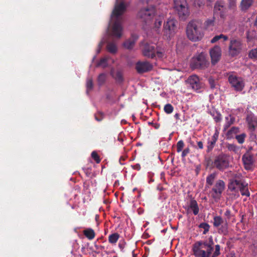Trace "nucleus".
I'll use <instances>...</instances> for the list:
<instances>
[{
  "label": "nucleus",
  "instance_id": "obj_9",
  "mask_svg": "<svg viewBox=\"0 0 257 257\" xmlns=\"http://www.w3.org/2000/svg\"><path fill=\"white\" fill-rule=\"evenodd\" d=\"M214 167L219 170H223L228 168L229 164L228 157L224 155H220L214 161Z\"/></svg>",
  "mask_w": 257,
  "mask_h": 257
},
{
  "label": "nucleus",
  "instance_id": "obj_12",
  "mask_svg": "<svg viewBox=\"0 0 257 257\" xmlns=\"http://www.w3.org/2000/svg\"><path fill=\"white\" fill-rule=\"evenodd\" d=\"M135 68L139 74H143L151 71L153 65L147 61H139L136 64Z\"/></svg>",
  "mask_w": 257,
  "mask_h": 257
},
{
  "label": "nucleus",
  "instance_id": "obj_18",
  "mask_svg": "<svg viewBox=\"0 0 257 257\" xmlns=\"http://www.w3.org/2000/svg\"><path fill=\"white\" fill-rule=\"evenodd\" d=\"M224 5V4L222 1H218L216 2L214 7V13L219 12L220 16L222 18H224L225 17V15L223 12Z\"/></svg>",
  "mask_w": 257,
  "mask_h": 257
},
{
  "label": "nucleus",
  "instance_id": "obj_42",
  "mask_svg": "<svg viewBox=\"0 0 257 257\" xmlns=\"http://www.w3.org/2000/svg\"><path fill=\"white\" fill-rule=\"evenodd\" d=\"M205 27L206 29L209 28L211 26H213L214 24V19H208L206 20L204 23Z\"/></svg>",
  "mask_w": 257,
  "mask_h": 257
},
{
  "label": "nucleus",
  "instance_id": "obj_47",
  "mask_svg": "<svg viewBox=\"0 0 257 257\" xmlns=\"http://www.w3.org/2000/svg\"><path fill=\"white\" fill-rule=\"evenodd\" d=\"M194 4L196 7H201L204 5L203 0H194Z\"/></svg>",
  "mask_w": 257,
  "mask_h": 257
},
{
  "label": "nucleus",
  "instance_id": "obj_35",
  "mask_svg": "<svg viewBox=\"0 0 257 257\" xmlns=\"http://www.w3.org/2000/svg\"><path fill=\"white\" fill-rule=\"evenodd\" d=\"M246 136L245 134L242 133L239 135L235 136V139L237 140L238 143L241 144L244 142Z\"/></svg>",
  "mask_w": 257,
  "mask_h": 257
},
{
  "label": "nucleus",
  "instance_id": "obj_33",
  "mask_svg": "<svg viewBox=\"0 0 257 257\" xmlns=\"http://www.w3.org/2000/svg\"><path fill=\"white\" fill-rule=\"evenodd\" d=\"M199 227L200 228L204 229L203 234H205L208 232V231L209 230L210 226L208 223L203 222V223H201L199 224Z\"/></svg>",
  "mask_w": 257,
  "mask_h": 257
},
{
  "label": "nucleus",
  "instance_id": "obj_59",
  "mask_svg": "<svg viewBox=\"0 0 257 257\" xmlns=\"http://www.w3.org/2000/svg\"><path fill=\"white\" fill-rule=\"evenodd\" d=\"M197 145L199 149H202L203 148V143L201 141L197 142Z\"/></svg>",
  "mask_w": 257,
  "mask_h": 257
},
{
  "label": "nucleus",
  "instance_id": "obj_39",
  "mask_svg": "<svg viewBox=\"0 0 257 257\" xmlns=\"http://www.w3.org/2000/svg\"><path fill=\"white\" fill-rule=\"evenodd\" d=\"M98 82L99 85H102L104 83L106 80V75L104 73H101L99 75L98 77Z\"/></svg>",
  "mask_w": 257,
  "mask_h": 257
},
{
  "label": "nucleus",
  "instance_id": "obj_19",
  "mask_svg": "<svg viewBox=\"0 0 257 257\" xmlns=\"http://www.w3.org/2000/svg\"><path fill=\"white\" fill-rule=\"evenodd\" d=\"M246 121L247 122L248 127L251 131H254L257 122L254 115L250 113L248 114L246 116Z\"/></svg>",
  "mask_w": 257,
  "mask_h": 257
},
{
  "label": "nucleus",
  "instance_id": "obj_37",
  "mask_svg": "<svg viewBox=\"0 0 257 257\" xmlns=\"http://www.w3.org/2000/svg\"><path fill=\"white\" fill-rule=\"evenodd\" d=\"M93 84L91 78H88L86 82L87 93L93 88Z\"/></svg>",
  "mask_w": 257,
  "mask_h": 257
},
{
  "label": "nucleus",
  "instance_id": "obj_64",
  "mask_svg": "<svg viewBox=\"0 0 257 257\" xmlns=\"http://www.w3.org/2000/svg\"><path fill=\"white\" fill-rule=\"evenodd\" d=\"M141 1L142 2H148L149 1H150V0H141Z\"/></svg>",
  "mask_w": 257,
  "mask_h": 257
},
{
  "label": "nucleus",
  "instance_id": "obj_1",
  "mask_svg": "<svg viewBox=\"0 0 257 257\" xmlns=\"http://www.w3.org/2000/svg\"><path fill=\"white\" fill-rule=\"evenodd\" d=\"M126 7L123 2L116 4L112 12L111 18L114 21L112 27V35L118 39L122 35V23L123 21L121 15L125 12Z\"/></svg>",
  "mask_w": 257,
  "mask_h": 257
},
{
  "label": "nucleus",
  "instance_id": "obj_63",
  "mask_svg": "<svg viewBox=\"0 0 257 257\" xmlns=\"http://www.w3.org/2000/svg\"><path fill=\"white\" fill-rule=\"evenodd\" d=\"M158 159H159L160 161H161V155H160V154H159V155H158Z\"/></svg>",
  "mask_w": 257,
  "mask_h": 257
},
{
  "label": "nucleus",
  "instance_id": "obj_30",
  "mask_svg": "<svg viewBox=\"0 0 257 257\" xmlns=\"http://www.w3.org/2000/svg\"><path fill=\"white\" fill-rule=\"evenodd\" d=\"M223 223L222 218L219 216H216L213 218V225L216 227H219Z\"/></svg>",
  "mask_w": 257,
  "mask_h": 257
},
{
  "label": "nucleus",
  "instance_id": "obj_36",
  "mask_svg": "<svg viewBox=\"0 0 257 257\" xmlns=\"http://www.w3.org/2000/svg\"><path fill=\"white\" fill-rule=\"evenodd\" d=\"M97 66L105 68L107 66V59L106 58H101L97 63Z\"/></svg>",
  "mask_w": 257,
  "mask_h": 257
},
{
  "label": "nucleus",
  "instance_id": "obj_43",
  "mask_svg": "<svg viewBox=\"0 0 257 257\" xmlns=\"http://www.w3.org/2000/svg\"><path fill=\"white\" fill-rule=\"evenodd\" d=\"M95 118L98 121H101L104 117V114L102 112H98L95 114Z\"/></svg>",
  "mask_w": 257,
  "mask_h": 257
},
{
  "label": "nucleus",
  "instance_id": "obj_17",
  "mask_svg": "<svg viewBox=\"0 0 257 257\" xmlns=\"http://www.w3.org/2000/svg\"><path fill=\"white\" fill-rule=\"evenodd\" d=\"M243 182L237 179H231L228 184V189L231 191L238 192Z\"/></svg>",
  "mask_w": 257,
  "mask_h": 257
},
{
  "label": "nucleus",
  "instance_id": "obj_10",
  "mask_svg": "<svg viewBox=\"0 0 257 257\" xmlns=\"http://www.w3.org/2000/svg\"><path fill=\"white\" fill-rule=\"evenodd\" d=\"M224 188V182L221 180H218L210 192L211 197L215 200L219 199Z\"/></svg>",
  "mask_w": 257,
  "mask_h": 257
},
{
  "label": "nucleus",
  "instance_id": "obj_4",
  "mask_svg": "<svg viewBox=\"0 0 257 257\" xmlns=\"http://www.w3.org/2000/svg\"><path fill=\"white\" fill-rule=\"evenodd\" d=\"M178 22L173 18H170L164 24V39L170 40L177 31Z\"/></svg>",
  "mask_w": 257,
  "mask_h": 257
},
{
  "label": "nucleus",
  "instance_id": "obj_60",
  "mask_svg": "<svg viewBox=\"0 0 257 257\" xmlns=\"http://www.w3.org/2000/svg\"><path fill=\"white\" fill-rule=\"evenodd\" d=\"M116 77L117 78H118V79L119 80H122V76L121 75V73L119 72H117L116 73Z\"/></svg>",
  "mask_w": 257,
  "mask_h": 257
},
{
  "label": "nucleus",
  "instance_id": "obj_53",
  "mask_svg": "<svg viewBox=\"0 0 257 257\" xmlns=\"http://www.w3.org/2000/svg\"><path fill=\"white\" fill-rule=\"evenodd\" d=\"M190 152V149L189 148H186L184 150L182 153V156L183 157H185Z\"/></svg>",
  "mask_w": 257,
  "mask_h": 257
},
{
  "label": "nucleus",
  "instance_id": "obj_6",
  "mask_svg": "<svg viewBox=\"0 0 257 257\" xmlns=\"http://www.w3.org/2000/svg\"><path fill=\"white\" fill-rule=\"evenodd\" d=\"M243 46V43L239 39H231L228 45V55L231 57L237 56L241 52Z\"/></svg>",
  "mask_w": 257,
  "mask_h": 257
},
{
  "label": "nucleus",
  "instance_id": "obj_55",
  "mask_svg": "<svg viewBox=\"0 0 257 257\" xmlns=\"http://www.w3.org/2000/svg\"><path fill=\"white\" fill-rule=\"evenodd\" d=\"M242 178V175L240 174H235L234 175V178L233 179H237L241 180V178Z\"/></svg>",
  "mask_w": 257,
  "mask_h": 257
},
{
  "label": "nucleus",
  "instance_id": "obj_62",
  "mask_svg": "<svg viewBox=\"0 0 257 257\" xmlns=\"http://www.w3.org/2000/svg\"><path fill=\"white\" fill-rule=\"evenodd\" d=\"M157 189L159 190H161V188H160V184L158 185Z\"/></svg>",
  "mask_w": 257,
  "mask_h": 257
},
{
  "label": "nucleus",
  "instance_id": "obj_5",
  "mask_svg": "<svg viewBox=\"0 0 257 257\" xmlns=\"http://www.w3.org/2000/svg\"><path fill=\"white\" fill-rule=\"evenodd\" d=\"M174 8L180 19L185 20L188 16L189 12L186 0H174Z\"/></svg>",
  "mask_w": 257,
  "mask_h": 257
},
{
  "label": "nucleus",
  "instance_id": "obj_27",
  "mask_svg": "<svg viewBox=\"0 0 257 257\" xmlns=\"http://www.w3.org/2000/svg\"><path fill=\"white\" fill-rule=\"evenodd\" d=\"M136 39H137V38L135 39H129L128 40H126L123 43L124 47H125L126 49H132L133 48V47L134 46Z\"/></svg>",
  "mask_w": 257,
  "mask_h": 257
},
{
  "label": "nucleus",
  "instance_id": "obj_16",
  "mask_svg": "<svg viewBox=\"0 0 257 257\" xmlns=\"http://www.w3.org/2000/svg\"><path fill=\"white\" fill-rule=\"evenodd\" d=\"M221 55V48L219 46H214L210 50V55L211 59V63L214 65L220 59Z\"/></svg>",
  "mask_w": 257,
  "mask_h": 257
},
{
  "label": "nucleus",
  "instance_id": "obj_61",
  "mask_svg": "<svg viewBox=\"0 0 257 257\" xmlns=\"http://www.w3.org/2000/svg\"><path fill=\"white\" fill-rule=\"evenodd\" d=\"M228 257H236V256L234 254H232L231 253L228 255Z\"/></svg>",
  "mask_w": 257,
  "mask_h": 257
},
{
  "label": "nucleus",
  "instance_id": "obj_57",
  "mask_svg": "<svg viewBox=\"0 0 257 257\" xmlns=\"http://www.w3.org/2000/svg\"><path fill=\"white\" fill-rule=\"evenodd\" d=\"M95 247L97 250H102L104 249V246L102 245H95Z\"/></svg>",
  "mask_w": 257,
  "mask_h": 257
},
{
  "label": "nucleus",
  "instance_id": "obj_45",
  "mask_svg": "<svg viewBox=\"0 0 257 257\" xmlns=\"http://www.w3.org/2000/svg\"><path fill=\"white\" fill-rule=\"evenodd\" d=\"M184 146L183 141H179L177 144V151L178 152H181Z\"/></svg>",
  "mask_w": 257,
  "mask_h": 257
},
{
  "label": "nucleus",
  "instance_id": "obj_21",
  "mask_svg": "<svg viewBox=\"0 0 257 257\" xmlns=\"http://www.w3.org/2000/svg\"><path fill=\"white\" fill-rule=\"evenodd\" d=\"M239 129L238 127H232L226 133L227 139H232L235 137L237 134L239 133Z\"/></svg>",
  "mask_w": 257,
  "mask_h": 257
},
{
  "label": "nucleus",
  "instance_id": "obj_38",
  "mask_svg": "<svg viewBox=\"0 0 257 257\" xmlns=\"http://www.w3.org/2000/svg\"><path fill=\"white\" fill-rule=\"evenodd\" d=\"M218 137V134L215 133L211 138V140L209 142L211 148H213L215 144L216 143Z\"/></svg>",
  "mask_w": 257,
  "mask_h": 257
},
{
  "label": "nucleus",
  "instance_id": "obj_23",
  "mask_svg": "<svg viewBox=\"0 0 257 257\" xmlns=\"http://www.w3.org/2000/svg\"><path fill=\"white\" fill-rule=\"evenodd\" d=\"M253 0H242L240 4L241 10H247L252 4Z\"/></svg>",
  "mask_w": 257,
  "mask_h": 257
},
{
  "label": "nucleus",
  "instance_id": "obj_8",
  "mask_svg": "<svg viewBox=\"0 0 257 257\" xmlns=\"http://www.w3.org/2000/svg\"><path fill=\"white\" fill-rule=\"evenodd\" d=\"M242 162L245 170L252 171L255 168V160L253 155L247 152L242 156Z\"/></svg>",
  "mask_w": 257,
  "mask_h": 257
},
{
  "label": "nucleus",
  "instance_id": "obj_3",
  "mask_svg": "<svg viewBox=\"0 0 257 257\" xmlns=\"http://www.w3.org/2000/svg\"><path fill=\"white\" fill-rule=\"evenodd\" d=\"M188 38L194 42L200 41L204 36L202 24L198 21H192L188 23L186 28Z\"/></svg>",
  "mask_w": 257,
  "mask_h": 257
},
{
  "label": "nucleus",
  "instance_id": "obj_34",
  "mask_svg": "<svg viewBox=\"0 0 257 257\" xmlns=\"http://www.w3.org/2000/svg\"><path fill=\"white\" fill-rule=\"evenodd\" d=\"M226 148L229 151H232L235 153H237L238 151V147L234 144H228L226 145Z\"/></svg>",
  "mask_w": 257,
  "mask_h": 257
},
{
  "label": "nucleus",
  "instance_id": "obj_58",
  "mask_svg": "<svg viewBox=\"0 0 257 257\" xmlns=\"http://www.w3.org/2000/svg\"><path fill=\"white\" fill-rule=\"evenodd\" d=\"M133 168L135 170H140L141 169V166L139 164H137L133 166Z\"/></svg>",
  "mask_w": 257,
  "mask_h": 257
},
{
  "label": "nucleus",
  "instance_id": "obj_15",
  "mask_svg": "<svg viewBox=\"0 0 257 257\" xmlns=\"http://www.w3.org/2000/svg\"><path fill=\"white\" fill-rule=\"evenodd\" d=\"M187 82L190 87L195 90H198L203 87V84L200 81L199 77L195 75L190 76Z\"/></svg>",
  "mask_w": 257,
  "mask_h": 257
},
{
  "label": "nucleus",
  "instance_id": "obj_40",
  "mask_svg": "<svg viewBox=\"0 0 257 257\" xmlns=\"http://www.w3.org/2000/svg\"><path fill=\"white\" fill-rule=\"evenodd\" d=\"M91 156L92 158L96 162V163L98 164L100 162L101 160L97 153L95 151H93L91 153Z\"/></svg>",
  "mask_w": 257,
  "mask_h": 257
},
{
  "label": "nucleus",
  "instance_id": "obj_29",
  "mask_svg": "<svg viewBox=\"0 0 257 257\" xmlns=\"http://www.w3.org/2000/svg\"><path fill=\"white\" fill-rule=\"evenodd\" d=\"M239 190L240 191L242 195H245L246 196H249V192L248 190L247 184H244L242 183L241 187H240Z\"/></svg>",
  "mask_w": 257,
  "mask_h": 257
},
{
  "label": "nucleus",
  "instance_id": "obj_56",
  "mask_svg": "<svg viewBox=\"0 0 257 257\" xmlns=\"http://www.w3.org/2000/svg\"><path fill=\"white\" fill-rule=\"evenodd\" d=\"M219 40V38L217 36L214 37L211 40L212 43H214Z\"/></svg>",
  "mask_w": 257,
  "mask_h": 257
},
{
  "label": "nucleus",
  "instance_id": "obj_50",
  "mask_svg": "<svg viewBox=\"0 0 257 257\" xmlns=\"http://www.w3.org/2000/svg\"><path fill=\"white\" fill-rule=\"evenodd\" d=\"M125 242L124 240H120L118 243V247L120 249L121 251H123V250L125 247Z\"/></svg>",
  "mask_w": 257,
  "mask_h": 257
},
{
  "label": "nucleus",
  "instance_id": "obj_44",
  "mask_svg": "<svg viewBox=\"0 0 257 257\" xmlns=\"http://www.w3.org/2000/svg\"><path fill=\"white\" fill-rule=\"evenodd\" d=\"M220 254V246L218 244L215 245V251L213 252V254L211 257H217Z\"/></svg>",
  "mask_w": 257,
  "mask_h": 257
},
{
  "label": "nucleus",
  "instance_id": "obj_48",
  "mask_svg": "<svg viewBox=\"0 0 257 257\" xmlns=\"http://www.w3.org/2000/svg\"><path fill=\"white\" fill-rule=\"evenodd\" d=\"M161 26V20H157L155 23V28L156 29V31H158V33L160 32V27Z\"/></svg>",
  "mask_w": 257,
  "mask_h": 257
},
{
  "label": "nucleus",
  "instance_id": "obj_25",
  "mask_svg": "<svg viewBox=\"0 0 257 257\" xmlns=\"http://www.w3.org/2000/svg\"><path fill=\"white\" fill-rule=\"evenodd\" d=\"M216 177V173H213L208 175L206 178V185L207 187H209L212 185L215 178Z\"/></svg>",
  "mask_w": 257,
  "mask_h": 257
},
{
  "label": "nucleus",
  "instance_id": "obj_52",
  "mask_svg": "<svg viewBox=\"0 0 257 257\" xmlns=\"http://www.w3.org/2000/svg\"><path fill=\"white\" fill-rule=\"evenodd\" d=\"M148 123L149 124L152 125L155 127V129H158L160 127V124L157 123L156 122H149Z\"/></svg>",
  "mask_w": 257,
  "mask_h": 257
},
{
  "label": "nucleus",
  "instance_id": "obj_7",
  "mask_svg": "<svg viewBox=\"0 0 257 257\" xmlns=\"http://www.w3.org/2000/svg\"><path fill=\"white\" fill-rule=\"evenodd\" d=\"M228 81L231 88L236 91H241L245 86L244 79L233 73H229Z\"/></svg>",
  "mask_w": 257,
  "mask_h": 257
},
{
  "label": "nucleus",
  "instance_id": "obj_2",
  "mask_svg": "<svg viewBox=\"0 0 257 257\" xmlns=\"http://www.w3.org/2000/svg\"><path fill=\"white\" fill-rule=\"evenodd\" d=\"M213 245L212 237L209 238L208 241L196 242L193 246V254L196 257H211Z\"/></svg>",
  "mask_w": 257,
  "mask_h": 257
},
{
  "label": "nucleus",
  "instance_id": "obj_54",
  "mask_svg": "<svg viewBox=\"0 0 257 257\" xmlns=\"http://www.w3.org/2000/svg\"><path fill=\"white\" fill-rule=\"evenodd\" d=\"M219 38V40L220 39H223L224 41H226L228 40V38L227 36L224 35L223 34H220L219 35H217Z\"/></svg>",
  "mask_w": 257,
  "mask_h": 257
},
{
  "label": "nucleus",
  "instance_id": "obj_24",
  "mask_svg": "<svg viewBox=\"0 0 257 257\" xmlns=\"http://www.w3.org/2000/svg\"><path fill=\"white\" fill-rule=\"evenodd\" d=\"M225 120L226 122L224 125V129L225 130H227L231 125L233 124L235 121V118L233 116L229 115L225 117Z\"/></svg>",
  "mask_w": 257,
  "mask_h": 257
},
{
  "label": "nucleus",
  "instance_id": "obj_13",
  "mask_svg": "<svg viewBox=\"0 0 257 257\" xmlns=\"http://www.w3.org/2000/svg\"><path fill=\"white\" fill-rule=\"evenodd\" d=\"M156 53H157L158 57H161V52L158 50L156 51V47L154 45L146 44L143 50L144 56L148 58H154L156 56Z\"/></svg>",
  "mask_w": 257,
  "mask_h": 257
},
{
  "label": "nucleus",
  "instance_id": "obj_31",
  "mask_svg": "<svg viewBox=\"0 0 257 257\" xmlns=\"http://www.w3.org/2000/svg\"><path fill=\"white\" fill-rule=\"evenodd\" d=\"M107 49L111 53H115L117 50L116 45L111 42L108 43L107 45Z\"/></svg>",
  "mask_w": 257,
  "mask_h": 257
},
{
  "label": "nucleus",
  "instance_id": "obj_26",
  "mask_svg": "<svg viewBox=\"0 0 257 257\" xmlns=\"http://www.w3.org/2000/svg\"><path fill=\"white\" fill-rule=\"evenodd\" d=\"M119 238V234L118 233H112L108 236V242L112 244H114L118 241Z\"/></svg>",
  "mask_w": 257,
  "mask_h": 257
},
{
  "label": "nucleus",
  "instance_id": "obj_28",
  "mask_svg": "<svg viewBox=\"0 0 257 257\" xmlns=\"http://www.w3.org/2000/svg\"><path fill=\"white\" fill-rule=\"evenodd\" d=\"M218 231L219 233H221L224 235H225L228 233V224L226 221L225 223L220 225L218 228Z\"/></svg>",
  "mask_w": 257,
  "mask_h": 257
},
{
  "label": "nucleus",
  "instance_id": "obj_46",
  "mask_svg": "<svg viewBox=\"0 0 257 257\" xmlns=\"http://www.w3.org/2000/svg\"><path fill=\"white\" fill-rule=\"evenodd\" d=\"M224 216L226 217V221L227 220H229V219H230L231 217L233 216V215L231 214V211L228 209H227L225 211L224 213Z\"/></svg>",
  "mask_w": 257,
  "mask_h": 257
},
{
  "label": "nucleus",
  "instance_id": "obj_22",
  "mask_svg": "<svg viewBox=\"0 0 257 257\" xmlns=\"http://www.w3.org/2000/svg\"><path fill=\"white\" fill-rule=\"evenodd\" d=\"M189 208L193 211L194 215H197L199 212V208L197 203L195 200H191L189 205Z\"/></svg>",
  "mask_w": 257,
  "mask_h": 257
},
{
  "label": "nucleus",
  "instance_id": "obj_49",
  "mask_svg": "<svg viewBox=\"0 0 257 257\" xmlns=\"http://www.w3.org/2000/svg\"><path fill=\"white\" fill-rule=\"evenodd\" d=\"M236 0H229V7L231 9H234L236 7Z\"/></svg>",
  "mask_w": 257,
  "mask_h": 257
},
{
  "label": "nucleus",
  "instance_id": "obj_20",
  "mask_svg": "<svg viewBox=\"0 0 257 257\" xmlns=\"http://www.w3.org/2000/svg\"><path fill=\"white\" fill-rule=\"evenodd\" d=\"M83 234L89 240L93 239L95 236L94 230L91 228H88L83 231Z\"/></svg>",
  "mask_w": 257,
  "mask_h": 257
},
{
  "label": "nucleus",
  "instance_id": "obj_11",
  "mask_svg": "<svg viewBox=\"0 0 257 257\" xmlns=\"http://www.w3.org/2000/svg\"><path fill=\"white\" fill-rule=\"evenodd\" d=\"M207 65L208 62L202 54L193 57L190 64L193 69H203L207 67Z\"/></svg>",
  "mask_w": 257,
  "mask_h": 257
},
{
  "label": "nucleus",
  "instance_id": "obj_14",
  "mask_svg": "<svg viewBox=\"0 0 257 257\" xmlns=\"http://www.w3.org/2000/svg\"><path fill=\"white\" fill-rule=\"evenodd\" d=\"M155 10L152 8H144L140 10L138 14V17L147 22L151 20L154 15Z\"/></svg>",
  "mask_w": 257,
  "mask_h": 257
},
{
  "label": "nucleus",
  "instance_id": "obj_51",
  "mask_svg": "<svg viewBox=\"0 0 257 257\" xmlns=\"http://www.w3.org/2000/svg\"><path fill=\"white\" fill-rule=\"evenodd\" d=\"M210 87L211 88H214L215 86V81L212 79L210 78L208 79Z\"/></svg>",
  "mask_w": 257,
  "mask_h": 257
},
{
  "label": "nucleus",
  "instance_id": "obj_32",
  "mask_svg": "<svg viewBox=\"0 0 257 257\" xmlns=\"http://www.w3.org/2000/svg\"><path fill=\"white\" fill-rule=\"evenodd\" d=\"M248 57L251 59L257 60V48L252 49L249 51Z\"/></svg>",
  "mask_w": 257,
  "mask_h": 257
},
{
  "label": "nucleus",
  "instance_id": "obj_41",
  "mask_svg": "<svg viewBox=\"0 0 257 257\" xmlns=\"http://www.w3.org/2000/svg\"><path fill=\"white\" fill-rule=\"evenodd\" d=\"M174 108L172 105L170 104H167L166 105H165L164 110L165 112H166L168 114L171 113L172 112Z\"/></svg>",
  "mask_w": 257,
  "mask_h": 257
}]
</instances>
